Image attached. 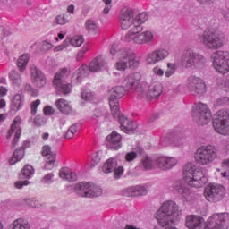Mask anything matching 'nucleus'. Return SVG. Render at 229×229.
<instances>
[{"instance_id":"nucleus-1","label":"nucleus","mask_w":229,"mask_h":229,"mask_svg":"<svg viewBox=\"0 0 229 229\" xmlns=\"http://www.w3.org/2000/svg\"><path fill=\"white\" fill-rule=\"evenodd\" d=\"M228 213H215L209 216L205 224V219L197 215H188L185 225L189 229H228L226 225Z\"/></svg>"},{"instance_id":"nucleus-2","label":"nucleus","mask_w":229,"mask_h":229,"mask_svg":"<svg viewBox=\"0 0 229 229\" xmlns=\"http://www.w3.org/2000/svg\"><path fill=\"white\" fill-rule=\"evenodd\" d=\"M110 53L114 58L117 59L114 64L116 71H126L128 67L135 69V67L140 65V59L130 48H119L117 45H113Z\"/></svg>"},{"instance_id":"nucleus-3","label":"nucleus","mask_w":229,"mask_h":229,"mask_svg":"<svg viewBox=\"0 0 229 229\" xmlns=\"http://www.w3.org/2000/svg\"><path fill=\"white\" fill-rule=\"evenodd\" d=\"M180 216H182L180 206L173 200H167L162 204L155 217L160 226H169V225H174L180 219Z\"/></svg>"},{"instance_id":"nucleus-4","label":"nucleus","mask_w":229,"mask_h":229,"mask_svg":"<svg viewBox=\"0 0 229 229\" xmlns=\"http://www.w3.org/2000/svg\"><path fill=\"white\" fill-rule=\"evenodd\" d=\"M142 26L136 25L131 28L124 36L125 42H131L137 46H144L146 44H153L155 34L151 30L142 31Z\"/></svg>"},{"instance_id":"nucleus-5","label":"nucleus","mask_w":229,"mask_h":229,"mask_svg":"<svg viewBox=\"0 0 229 229\" xmlns=\"http://www.w3.org/2000/svg\"><path fill=\"white\" fill-rule=\"evenodd\" d=\"M181 65L184 69H191L192 71L203 69L207 65V58L195 52L194 49L188 47L182 54Z\"/></svg>"},{"instance_id":"nucleus-6","label":"nucleus","mask_w":229,"mask_h":229,"mask_svg":"<svg viewBox=\"0 0 229 229\" xmlns=\"http://www.w3.org/2000/svg\"><path fill=\"white\" fill-rule=\"evenodd\" d=\"M183 176L186 183L190 187H195V189H200L208 182L205 174L201 171L196 170V165L193 163H187L183 167Z\"/></svg>"},{"instance_id":"nucleus-7","label":"nucleus","mask_w":229,"mask_h":229,"mask_svg":"<svg viewBox=\"0 0 229 229\" xmlns=\"http://www.w3.org/2000/svg\"><path fill=\"white\" fill-rule=\"evenodd\" d=\"M198 40L208 49H221L225 46L226 38L221 31H204L198 35Z\"/></svg>"},{"instance_id":"nucleus-8","label":"nucleus","mask_w":229,"mask_h":229,"mask_svg":"<svg viewBox=\"0 0 229 229\" xmlns=\"http://www.w3.org/2000/svg\"><path fill=\"white\" fill-rule=\"evenodd\" d=\"M217 158H219V153L217 152V148L212 145H203L194 154V159L199 165H210Z\"/></svg>"},{"instance_id":"nucleus-9","label":"nucleus","mask_w":229,"mask_h":229,"mask_svg":"<svg viewBox=\"0 0 229 229\" xmlns=\"http://www.w3.org/2000/svg\"><path fill=\"white\" fill-rule=\"evenodd\" d=\"M69 74H71V72L67 68H63L55 73L53 80L54 87L64 96L71 94L72 90V86L65 82V80L69 78Z\"/></svg>"},{"instance_id":"nucleus-10","label":"nucleus","mask_w":229,"mask_h":229,"mask_svg":"<svg viewBox=\"0 0 229 229\" xmlns=\"http://www.w3.org/2000/svg\"><path fill=\"white\" fill-rule=\"evenodd\" d=\"M137 94L139 98L146 97L148 99H158L162 95V84L154 82L150 86L147 82H142L140 88H138Z\"/></svg>"},{"instance_id":"nucleus-11","label":"nucleus","mask_w":229,"mask_h":229,"mask_svg":"<svg viewBox=\"0 0 229 229\" xmlns=\"http://www.w3.org/2000/svg\"><path fill=\"white\" fill-rule=\"evenodd\" d=\"M211 60L216 72L226 74L229 72V53L227 51H216L213 53Z\"/></svg>"},{"instance_id":"nucleus-12","label":"nucleus","mask_w":229,"mask_h":229,"mask_svg":"<svg viewBox=\"0 0 229 229\" xmlns=\"http://www.w3.org/2000/svg\"><path fill=\"white\" fill-rule=\"evenodd\" d=\"M192 116L198 124H201L202 126L208 124L210 119H212V114L210 113L208 106L202 102H199L193 106Z\"/></svg>"},{"instance_id":"nucleus-13","label":"nucleus","mask_w":229,"mask_h":229,"mask_svg":"<svg viewBox=\"0 0 229 229\" xmlns=\"http://www.w3.org/2000/svg\"><path fill=\"white\" fill-rule=\"evenodd\" d=\"M216 117L217 119L213 123V127L216 133L229 135V111H218Z\"/></svg>"},{"instance_id":"nucleus-14","label":"nucleus","mask_w":229,"mask_h":229,"mask_svg":"<svg viewBox=\"0 0 229 229\" xmlns=\"http://www.w3.org/2000/svg\"><path fill=\"white\" fill-rule=\"evenodd\" d=\"M186 89L189 92H191L193 96H203V94L207 93V84H205V81L194 75L187 79Z\"/></svg>"},{"instance_id":"nucleus-15","label":"nucleus","mask_w":229,"mask_h":229,"mask_svg":"<svg viewBox=\"0 0 229 229\" xmlns=\"http://www.w3.org/2000/svg\"><path fill=\"white\" fill-rule=\"evenodd\" d=\"M225 191L223 185L208 184L204 190V196L208 201L217 203L225 198Z\"/></svg>"},{"instance_id":"nucleus-16","label":"nucleus","mask_w":229,"mask_h":229,"mask_svg":"<svg viewBox=\"0 0 229 229\" xmlns=\"http://www.w3.org/2000/svg\"><path fill=\"white\" fill-rule=\"evenodd\" d=\"M154 162L156 167L160 171H171V169L178 165V159L176 157L165 155L157 156Z\"/></svg>"},{"instance_id":"nucleus-17","label":"nucleus","mask_w":229,"mask_h":229,"mask_svg":"<svg viewBox=\"0 0 229 229\" xmlns=\"http://www.w3.org/2000/svg\"><path fill=\"white\" fill-rule=\"evenodd\" d=\"M173 191L175 194L180 196L182 201L189 203V201L192 200V192L191 189L185 185L182 180H177L173 184Z\"/></svg>"},{"instance_id":"nucleus-18","label":"nucleus","mask_w":229,"mask_h":229,"mask_svg":"<svg viewBox=\"0 0 229 229\" xmlns=\"http://www.w3.org/2000/svg\"><path fill=\"white\" fill-rule=\"evenodd\" d=\"M169 56V50L164 48H157L147 54L145 62L147 65H155L165 60Z\"/></svg>"},{"instance_id":"nucleus-19","label":"nucleus","mask_w":229,"mask_h":229,"mask_svg":"<svg viewBox=\"0 0 229 229\" xmlns=\"http://www.w3.org/2000/svg\"><path fill=\"white\" fill-rule=\"evenodd\" d=\"M35 174V168L31 165H25L21 171V176H22L25 181H18L14 182L15 189H22L23 187H28L30 185L31 182L28 180H31ZM28 179V180H27Z\"/></svg>"},{"instance_id":"nucleus-20","label":"nucleus","mask_w":229,"mask_h":229,"mask_svg":"<svg viewBox=\"0 0 229 229\" xmlns=\"http://www.w3.org/2000/svg\"><path fill=\"white\" fill-rule=\"evenodd\" d=\"M135 21V16L133 15V11L131 9L123 8L121 10L119 14L120 28L123 30H129L133 26Z\"/></svg>"},{"instance_id":"nucleus-21","label":"nucleus","mask_w":229,"mask_h":229,"mask_svg":"<svg viewBox=\"0 0 229 229\" xmlns=\"http://www.w3.org/2000/svg\"><path fill=\"white\" fill-rule=\"evenodd\" d=\"M21 119L19 116H16L11 124V128L7 133V139H10L14 133V138L12 141V148H15L19 144V139H21V133H22V128H21Z\"/></svg>"},{"instance_id":"nucleus-22","label":"nucleus","mask_w":229,"mask_h":229,"mask_svg":"<svg viewBox=\"0 0 229 229\" xmlns=\"http://www.w3.org/2000/svg\"><path fill=\"white\" fill-rule=\"evenodd\" d=\"M30 78L33 85L38 87V89H42L45 87L47 82L46 79V75L40 71L35 64L30 65Z\"/></svg>"},{"instance_id":"nucleus-23","label":"nucleus","mask_w":229,"mask_h":229,"mask_svg":"<svg viewBox=\"0 0 229 229\" xmlns=\"http://www.w3.org/2000/svg\"><path fill=\"white\" fill-rule=\"evenodd\" d=\"M140 72H133L129 74L123 81V85L126 90H134L136 91L140 89Z\"/></svg>"},{"instance_id":"nucleus-24","label":"nucleus","mask_w":229,"mask_h":229,"mask_svg":"<svg viewBox=\"0 0 229 229\" xmlns=\"http://www.w3.org/2000/svg\"><path fill=\"white\" fill-rule=\"evenodd\" d=\"M42 155L46 157L45 169L47 171H51L55 167V162H56V154L51 151V147L49 145H45L42 148Z\"/></svg>"},{"instance_id":"nucleus-25","label":"nucleus","mask_w":229,"mask_h":229,"mask_svg":"<svg viewBox=\"0 0 229 229\" xmlns=\"http://www.w3.org/2000/svg\"><path fill=\"white\" fill-rule=\"evenodd\" d=\"M107 67L106 59L103 55H98L89 64V72H101Z\"/></svg>"},{"instance_id":"nucleus-26","label":"nucleus","mask_w":229,"mask_h":229,"mask_svg":"<svg viewBox=\"0 0 229 229\" xmlns=\"http://www.w3.org/2000/svg\"><path fill=\"white\" fill-rule=\"evenodd\" d=\"M123 138L121 137V134L117 133L116 131H113L111 135H108L106 139V144L109 149H114V151H117L118 149H121L123 145L121 144V140Z\"/></svg>"},{"instance_id":"nucleus-27","label":"nucleus","mask_w":229,"mask_h":229,"mask_svg":"<svg viewBox=\"0 0 229 229\" xmlns=\"http://www.w3.org/2000/svg\"><path fill=\"white\" fill-rule=\"evenodd\" d=\"M55 106L57 110L63 114V115H71L72 114V104L69 100L64 98H59L55 101Z\"/></svg>"},{"instance_id":"nucleus-28","label":"nucleus","mask_w":229,"mask_h":229,"mask_svg":"<svg viewBox=\"0 0 229 229\" xmlns=\"http://www.w3.org/2000/svg\"><path fill=\"white\" fill-rule=\"evenodd\" d=\"M89 72L90 70L89 69V66H87V64H83L74 72L72 83H74V85H79V83L83 81V78H87V76H89Z\"/></svg>"},{"instance_id":"nucleus-29","label":"nucleus","mask_w":229,"mask_h":229,"mask_svg":"<svg viewBox=\"0 0 229 229\" xmlns=\"http://www.w3.org/2000/svg\"><path fill=\"white\" fill-rule=\"evenodd\" d=\"M119 121L121 124L120 128L124 133H130L131 131L137 130V123L131 119L122 115L119 117Z\"/></svg>"},{"instance_id":"nucleus-30","label":"nucleus","mask_w":229,"mask_h":229,"mask_svg":"<svg viewBox=\"0 0 229 229\" xmlns=\"http://www.w3.org/2000/svg\"><path fill=\"white\" fill-rule=\"evenodd\" d=\"M59 176L65 182H76L78 175L69 167H63L59 171Z\"/></svg>"},{"instance_id":"nucleus-31","label":"nucleus","mask_w":229,"mask_h":229,"mask_svg":"<svg viewBox=\"0 0 229 229\" xmlns=\"http://www.w3.org/2000/svg\"><path fill=\"white\" fill-rule=\"evenodd\" d=\"M90 182H79L75 185L74 191L81 198H89V188Z\"/></svg>"},{"instance_id":"nucleus-32","label":"nucleus","mask_w":229,"mask_h":229,"mask_svg":"<svg viewBox=\"0 0 229 229\" xmlns=\"http://www.w3.org/2000/svg\"><path fill=\"white\" fill-rule=\"evenodd\" d=\"M126 89L123 86H116L112 89L109 101H119L124 96Z\"/></svg>"},{"instance_id":"nucleus-33","label":"nucleus","mask_w":229,"mask_h":229,"mask_svg":"<svg viewBox=\"0 0 229 229\" xmlns=\"http://www.w3.org/2000/svg\"><path fill=\"white\" fill-rule=\"evenodd\" d=\"M115 167H117V158L110 157L104 163L102 171L106 174H109V173H114Z\"/></svg>"},{"instance_id":"nucleus-34","label":"nucleus","mask_w":229,"mask_h":229,"mask_svg":"<svg viewBox=\"0 0 229 229\" xmlns=\"http://www.w3.org/2000/svg\"><path fill=\"white\" fill-rule=\"evenodd\" d=\"M24 105V98L21 94H16L11 101V110L13 112H19Z\"/></svg>"},{"instance_id":"nucleus-35","label":"nucleus","mask_w":229,"mask_h":229,"mask_svg":"<svg viewBox=\"0 0 229 229\" xmlns=\"http://www.w3.org/2000/svg\"><path fill=\"white\" fill-rule=\"evenodd\" d=\"M86 30L90 35H99L101 32V29L99 28V25L92 20H87L85 22Z\"/></svg>"},{"instance_id":"nucleus-36","label":"nucleus","mask_w":229,"mask_h":229,"mask_svg":"<svg viewBox=\"0 0 229 229\" xmlns=\"http://www.w3.org/2000/svg\"><path fill=\"white\" fill-rule=\"evenodd\" d=\"M10 229H31V225L28 221L18 218L11 224Z\"/></svg>"},{"instance_id":"nucleus-37","label":"nucleus","mask_w":229,"mask_h":229,"mask_svg":"<svg viewBox=\"0 0 229 229\" xmlns=\"http://www.w3.org/2000/svg\"><path fill=\"white\" fill-rule=\"evenodd\" d=\"M222 165L227 167L228 171H222L221 169L217 168L215 172L216 176L217 178H223L224 180H229V157L227 159H224L222 161Z\"/></svg>"},{"instance_id":"nucleus-38","label":"nucleus","mask_w":229,"mask_h":229,"mask_svg":"<svg viewBox=\"0 0 229 229\" xmlns=\"http://www.w3.org/2000/svg\"><path fill=\"white\" fill-rule=\"evenodd\" d=\"M103 194V190L99 186H96L89 183V188L88 190V198H98Z\"/></svg>"},{"instance_id":"nucleus-39","label":"nucleus","mask_w":229,"mask_h":229,"mask_svg":"<svg viewBox=\"0 0 229 229\" xmlns=\"http://www.w3.org/2000/svg\"><path fill=\"white\" fill-rule=\"evenodd\" d=\"M141 167L145 171H151L155 167V161L150 157L144 156L141 159Z\"/></svg>"},{"instance_id":"nucleus-40","label":"nucleus","mask_w":229,"mask_h":229,"mask_svg":"<svg viewBox=\"0 0 229 229\" xmlns=\"http://www.w3.org/2000/svg\"><path fill=\"white\" fill-rule=\"evenodd\" d=\"M22 158H24V149L18 148L14 151L13 157L9 160V164L11 165H15V164L21 162Z\"/></svg>"},{"instance_id":"nucleus-41","label":"nucleus","mask_w":229,"mask_h":229,"mask_svg":"<svg viewBox=\"0 0 229 229\" xmlns=\"http://www.w3.org/2000/svg\"><path fill=\"white\" fill-rule=\"evenodd\" d=\"M28 62H30V54H24L19 57L17 61V66L21 72H22L26 69V65H28Z\"/></svg>"},{"instance_id":"nucleus-42","label":"nucleus","mask_w":229,"mask_h":229,"mask_svg":"<svg viewBox=\"0 0 229 229\" xmlns=\"http://www.w3.org/2000/svg\"><path fill=\"white\" fill-rule=\"evenodd\" d=\"M66 40L68 44L70 43L71 46H73V47H81V46L83 45V42H85V38H83L82 36H73Z\"/></svg>"},{"instance_id":"nucleus-43","label":"nucleus","mask_w":229,"mask_h":229,"mask_svg":"<svg viewBox=\"0 0 229 229\" xmlns=\"http://www.w3.org/2000/svg\"><path fill=\"white\" fill-rule=\"evenodd\" d=\"M109 106L111 108L114 117H122L121 112L119 111V100H109Z\"/></svg>"},{"instance_id":"nucleus-44","label":"nucleus","mask_w":229,"mask_h":229,"mask_svg":"<svg viewBox=\"0 0 229 229\" xmlns=\"http://www.w3.org/2000/svg\"><path fill=\"white\" fill-rule=\"evenodd\" d=\"M9 79L15 85H21L22 83V79L21 78V74H19V72L15 70L10 72Z\"/></svg>"},{"instance_id":"nucleus-45","label":"nucleus","mask_w":229,"mask_h":229,"mask_svg":"<svg viewBox=\"0 0 229 229\" xmlns=\"http://www.w3.org/2000/svg\"><path fill=\"white\" fill-rule=\"evenodd\" d=\"M176 69H178V66H176V64L168 63L166 64V70L165 71V78H171V76H174V72H176Z\"/></svg>"},{"instance_id":"nucleus-46","label":"nucleus","mask_w":229,"mask_h":229,"mask_svg":"<svg viewBox=\"0 0 229 229\" xmlns=\"http://www.w3.org/2000/svg\"><path fill=\"white\" fill-rule=\"evenodd\" d=\"M149 19L146 13H141L134 17V26H140Z\"/></svg>"},{"instance_id":"nucleus-47","label":"nucleus","mask_w":229,"mask_h":229,"mask_svg":"<svg viewBox=\"0 0 229 229\" xmlns=\"http://www.w3.org/2000/svg\"><path fill=\"white\" fill-rule=\"evenodd\" d=\"M54 182H55L54 173H48L45 174L40 180V183L42 185H51Z\"/></svg>"},{"instance_id":"nucleus-48","label":"nucleus","mask_w":229,"mask_h":229,"mask_svg":"<svg viewBox=\"0 0 229 229\" xmlns=\"http://www.w3.org/2000/svg\"><path fill=\"white\" fill-rule=\"evenodd\" d=\"M80 128H81V126L78 123L72 125L65 134V139H72V137H74V134L78 133V130H80Z\"/></svg>"},{"instance_id":"nucleus-49","label":"nucleus","mask_w":229,"mask_h":229,"mask_svg":"<svg viewBox=\"0 0 229 229\" xmlns=\"http://www.w3.org/2000/svg\"><path fill=\"white\" fill-rule=\"evenodd\" d=\"M81 99H84V101H92L94 99V93L89 89H81Z\"/></svg>"},{"instance_id":"nucleus-50","label":"nucleus","mask_w":229,"mask_h":229,"mask_svg":"<svg viewBox=\"0 0 229 229\" xmlns=\"http://www.w3.org/2000/svg\"><path fill=\"white\" fill-rule=\"evenodd\" d=\"M56 24H59L61 26H64V24H67L68 22H71V16L64 14V15H58L55 18Z\"/></svg>"},{"instance_id":"nucleus-51","label":"nucleus","mask_w":229,"mask_h":229,"mask_svg":"<svg viewBox=\"0 0 229 229\" xmlns=\"http://www.w3.org/2000/svg\"><path fill=\"white\" fill-rule=\"evenodd\" d=\"M124 195L128 196L129 198H135V196H138L137 186H131L127 188L124 191Z\"/></svg>"},{"instance_id":"nucleus-52","label":"nucleus","mask_w":229,"mask_h":229,"mask_svg":"<svg viewBox=\"0 0 229 229\" xmlns=\"http://www.w3.org/2000/svg\"><path fill=\"white\" fill-rule=\"evenodd\" d=\"M25 202L27 205L34 208H40V207H42V204H40V202L35 199H27Z\"/></svg>"},{"instance_id":"nucleus-53","label":"nucleus","mask_w":229,"mask_h":229,"mask_svg":"<svg viewBox=\"0 0 229 229\" xmlns=\"http://www.w3.org/2000/svg\"><path fill=\"white\" fill-rule=\"evenodd\" d=\"M114 178L115 180H119L123 174H124V167L123 166H116L114 170Z\"/></svg>"},{"instance_id":"nucleus-54","label":"nucleus","mask_w":229,"mask_h":229,"mask_svg":"<svg viewBox=\"0 0 229 229\" xmlns=\"http://www.w3.org/2000/svg\"><path fill=\"white\" fill-rule=\"evenodd\" d=\"M40 106V99L32 101L30 104V110L32 115H37V108Z\"/></svg>"},{"instance_id":"nucleus-55","label":"nucleus","mask_w":229,"mask_h":229,"mask_svg":"<svg viewBox=\"0 0 229 229\" xmlns=\"http://www.w3.org/2000/svg\"><path fill=\"white\" fill-rule=\"evenodd\" d=\"M102 1L106 4L103 10V13L105 15H108V13H110V10H112V0H102Z\"/></svg>"},{"instance_id":"nucleus-56","label":"nucleus","mask_w":229,"mask_h":229,"mask_svg":"<svg viewBox=\"0 0 229 229\" xmlns=\"http://www.w3.org/2000/svg\"><path fill=\"white\" fill-rule=\"evenodd\" d=\"M216 106H225V105H229V98L228 97H223L216 101Z\"/></svg>"},{"instance_id":"nucleus-57","label":"nucleus","mask_w":229,"mask_h":229,"mask_svg":"<svg viewBox=\"0 0 229 229\" xmlns=\"http://www.w3.org/2000/svg\"><path fill=\"white\" fill-rule=\"evenodd\" d=\"M126 162H133L135 158H137V152L136 151H131L128 152L124 157Z\"/></svg>"},{"instance_id":"nucleus-58","label":"nucleus","mask_w":229,"mask_h":229,"mask_svg":"<svg viewBox=\"0 0 229 229\" xmlns=\"http://www.w3.org/2000/svg\"><path fill=\"white\" fill-rule=\"evenodd\" d=\"M152 72L153 74H155L156 76H159V78H162V76H164L165 72L164 69H162L160 66L156 65L153 69H152Z\"/></svg>"},{"instance_id":"nucleus-59","label":"nucleus","mask_w":229,"mask_h":229,"mask_svg":"<svg viewBox=\"0 0 229 229\" xmlns=\"http://www.w3.org/2000/svg\"><path fill=\"white\" fill-rule=\"evenodd\" d=\"M136 191L138 196H146L148 194V190L144 186L136 185Z\"/></svg>"},{"instance_id":"nucleus-60","label":"nucleus","mask_w":229,"mask_h":229,"mask_svg":"<svg viewBox=\"0 0 229 229\" xmlns=\"http://www.w3.org/2000/svg\"><path fill=\"white\" fill-rule=\"evenodd\" d=\"M91 162H93V165H96V164H99V162H101V156H99V152H94L91 155Z\"/></svg>"},{"instance_id":"nucleus-61","label":"nucleus","mask_w":229,"mask_h":229,"mask_svg":"<svg viewBox=\"0 0 229 229\" xmlns=\"http://www.w3.org/2000/svg\"><path fill=\"white\" fill-rule=\"evenodd\" d=\"M69 47V41H67V39H65L63 44L57 46L55 48H54V51L56 53L58 51H64V49H65L66 47Z\"/></svg>"},{"instance_id":"nucleus-62","label":"nucleus","mask_w":229,"mask_h":229,"mask_svg":"<svg viewBox=\"0 0 229 229\" xmlns=\"http://www.w3.org/2000/svg\"><path fill=\"white\" fill-rule=\"evenodd\" d=\"M87 51H89V47H83L77 54V60L78 62H80V60H81V58H83V56H85V53H87Z\"/></svg>"},{"instance_id":"nucleus-63","label":"nucleus","mask_w":229,"mask_h":229,"mask_svg":"<svg viewBox=\"0 0 229 229\" xmlns=\"http://www.w3.org/2000/svg\"><path fill=\"white\" fill-rule=\"evenodd\" d=\"M43 112L45 115H53L55 114V108L51 106H47L44 107Z\"/></svg>"},{"instance_id":"nucleus-64","label":"nucleus","mask_w":229,"mask_h":229,"mask_svg":"<svg viewBox=\"0 0 229 229\" xmlns=\"http://www.w3.org/2000/svg\"><path fill=\"white\" fill-rule=\"evenodd\" d=\"M42 49H43V51H49V49H53V44H51L47 41H44L42 43Z\"/></svg>"}]
</instances>
